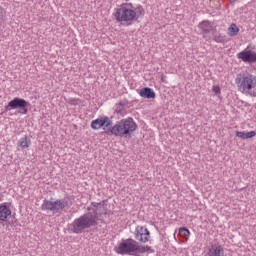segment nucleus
Returning <instances> with one entry per match:
<instances>
[{
	"instance_id": "obj_28",
	"label": "nucleus",
	"mask_w": 256,
	"mask_h": 256,
	"mask_svg": "<svg viewBox=\"0 0 256 256\" xmlns=\"http://www.w3.org/2000/svg\"><path fill=\"white\" fill-rule=\"evenodd\" d=\"M3 9L0 7V13H2Z\"/></svg>"
},
{
	"instance_id": "obj_8",
	"label": "nucleus",
	"mask_w": 256,
	"mask_h": 256,
	"mask_svg": "<svg viewBox=\"0 0 256 256\" xmlns=\"http://www.w3.org/2000/svg\"><path fill=\"white\" fill-rule=\"evenodd\" d=\"M134 237L136 241H139L140 243H147L151 238V232L143 226H138L134 231Z\"/></svg>"
},
{
	"instance_id": "obj_11",
	"label": "nucleus",
	"mask_w": 256,
	"mask_h": 256,
	"mask_svg": "<svg viewBox=\"0 0 256 256\" xmlns=\"http://www.w3.org/2000/svg\"><path fill=\"white\" fill-rule=\"evenodd\" d=\"M139 95L140 97H143V99H155V97H157L155 91L150 87L140 89Z\"/></svg>"
},
{
	"instance_id": "obj_27",
	"label": "nucleus",
	"mask_w": 256,
	"mask_h": 256,
	"mask_svg": "<svg viewBox=\"0 0 256 256\" xmlns=\"http://www.w3.org/2000/svg\"><path fill=\"white\" fill-rule=\"evenodd\" d=\"M230 1V3H235V2H237V0H229Z\"/></svg>"
},
{
	"instance_id": "obj_20",
	"label": "nucleus",
	"mask_w": 256,
	"mask_h": 256,
	"mask_svg": "<svg viewBox=\"0 0 256 256\" xmlns=\"http://www.w3.org/2000/svg\"><path fill=\"white\" fill-rule=\"evenodd\" d=\"M214 41L216 43H227V37L226 36H223L221 34L219 35H214Z\"/></svg>"
},
{
	"instance_id": "obj_18",
	"label": "nucleus",
	"mask_w": 256,
	"mask_h": 256,
	"mask_svg": "<svg viewBox=\"0 0 256 256\" xmlns=\"http://www.w3.org/2000/svg\"><path fill=\"white\" fill-rule=\"evenodd\" d=\"M143 253H147L146 246L139 245L136 242V250H135L134 256H141V254H143Z\"/></svg>"
},
{
	"instance_id": "obj_26",
	"label": "nucleus",
	"mask_w": 256,
	"mask_h": 256,
	"mask_svg": "<svg viewBox=\"0 0 256 256\" xmlns=\"http://www.w3.org/2000/svg\"><path fill=\"white\" fill-rule=\"evenodd\" d=\"M111 213H112L111 211H108V212L105 211V212H104V215H111Z\"/></svg>"
},
{
	"instance_id": "obj_5",
	"label": "nucleus",
	"mask_w": 256,
	"mask_h": 256,
	"mask_svg": "<svg viewBox=\"0 0 256 256\" xmlns=\"http://www.w3.org/2000/svg\"><path fill=\"white\" fill-rule=\"evenodd\" d=\"M67 207H69V200H67L66 198L57 199L55 201H53V198H51V200H43L41 210L51 211L52 213H61V211H63Z\"/></svg>"
},
{
	"instance_id": "obj_4",
	"label": "nucleus",
	"mask_w": 256,
	"mask_h": 256,
	"mask_svg": "<svg viewBox=\"0 0 256 256\" xmlns=\"http://www.w3.org/2000/svg\"><path fill=\"white\" fill-rule=\"evenodd\" d=\"M235 82L238 84L239 91L249 95L251 90L256 87V76L253 74H244L241 76V74H239V76L236 77Z\"/></svg>"
},
{
	"instance_id": "obj_21",
	"label": "nucleus",
	"mask_w": 256,
	"mask_h": 256,
	"mask_svg": "<svg viewBox=\"0 0 256 256\" xmlns=\"http://www.w3.org/2000/svg\"><path fill=\"white\" fill-rule=\"evenodd\" d=\"M136 15H138V17L145 15V9L143 8V6L138 5L135 9H134Z\"/></svg>"
},
{
	"instance_id": "obj_17",
	"label": "nucleus",
	"mask_w": 256,
	"mask_h": 256,
	"mask_svg": "<svg viewBox=\"0 0 256 256\" xmlns=\"http://www.w3.org/2000/svg\"><path fill=\"white\" fill-rule=\"evenodd\" d=\"M125 105H127V101L121 100L118 104H116L115 113L118 115H123V112L125 111Z\"/></svg>"
},
{
	"instance_id": "obj_2",
	"label": "nucleus",
	"mask_w": 256,
	"mask_h": 256,
	"mask_svg": "<svg viewBox=\"0 0 256 256\" xmlns=\"http://www.w3.org/2000/svg\"><path fill=\"white\" fill-rule=\"evenodd\" d=\"M105 205V200L102 202H92L90 206L87 207V213L83 214L79 218H76L71 224L68 225V230L70 233H75L76 235H81L85 232V229H91V227H96L98 225L99 217L103 215L101 208Z\"/></svg>"
},
{
	"instance_id": "obj_7",
	"label": "nucleus",
	"mask_w": 256,
	"mask_h": 256,
	"mask_svg": "<svg viewBox=\"0 0 256 256\" xmlns=\"http://www.w3.org/2000/svg\"><path fill=\"white\" fill-rule=\"evenodd\" d=\"M29 105H31L27 100L19 97H15L5 106V111H11L13 109H18L20 115H27L29 113Z\"/></svg>"
},
{
	"instance_id": "obj_6",
	"label": "nucleus",
	"mask_w": 256,
	"mask_h": 256,
	"mask_svg": "<svg viewBox=\"0 0 256 256\" xmlns=\"http://www.w3.org/2000/svg\"><path fill=\"white\" fill-rule=\"evenodd\" d=\"M137 240L133 238L122 239L121 242L114 247V251L118 255L135 256Z\"/></svg>"
},
{
	"instance_id": "obj_13",
	"label": "nucleus",
	"mask_w": 256,
	"mask_h": 256,
	"mask_svg": "<svg viewBox=\"0 0 256 256\" xmlns=\"http://www.w3.org/2000/svg\"><path fill=\"white\" fill-rule=\"evenodd\" d=\"M207 256H225V250L221 246L212 245Z\"/></svg>"
},
{
	"instance_id": "obj_23",
	"label": "nucleus",
	"mask_w": 256,
	"mask_h": 256,
	"mask_svg": "<svg viewBox=\"0 0 256 256\" xmlns=\"http://www.w3.org/2000/svg\"><path fill=\"white\" fill-rule=\"evenodd\" d=\"M212 91H213V93H215V95H220L221 94V87L213 86Z\"/></svg>"
},
{
	"instance_id": "obj_12",
	"label": "nucleus",
	"mask_w": 256,
	"mask_h": 256,
	"mask_svg": "<svg viewBox=\"0 0 256 256\" xmlns=\"http://www.w3.org/2000/svg\"><path fill=\"white\" fill-rule=\"evenodd\" d=\"M200 29H202V33L204 37H207L208 33H211L213 31V26L211 25V22L209 20H204L199 23Z\"/></svg>"
},
{
	"instance_id": "obj_15",
	"label": "nucleus",
	"mask_w": 256,
	"mask_h": 256,
	"mask_svg": "<svg viewBox=\"0 0 256 256\" xmlns=\"http://www.w3.org/2000/svg\"><path fill=\"white\" fill-rule=\"evenodd\" d=\"M255 136H256L255 131H250V132L236 131V137H239L240 139H253V137Z\"/></svg>"
},
{
	"instance_id": "obj_19",
	"label": "nucleus",
	"mask_w": 256,
	"mask_h": 256,
	"mask_svg": "<svg viewBox=\"0 0 256 256\" xmlns=\"http://www.w3.org/2000/svg\"><path fill=\"white\" fill-rule=\"evenodd\" d=\"M179 234L181 235V237H183V239H189V235H191V232L187 227H180Z\"/></svg>"
},
{
	"instance_id": "obj_24",
	"label": "nucleus",
	"mask_w": 256,
	"mask_h": 256,
	"mask_svg": "<svg viewBox=\"0 0 256 256\" xmlns=\"http://www.w3.org/2000/svg\"><path fill=\"white\" fill-rule=\"evenodd\" d=\"M146 253H155V250L151 246L146 245Z\"/></svg>"
},
{
	"instance_id": "obj_16",
	"label": "nucleus",
	"mask_w": 256,
	"mask_h": 256,
	"mask_svg": "<svg viewBox=\"0 0 256 256\" xmlns=\"http://www.w3.org/2000/svg\"><path fill=\"white\" fill-rule=\"evenodd\" d=\"M228 35L230 37H237V35H239V27L237 26V24L232 23L229 28H228Z\"/></svg>"
},
{
	"instance_id": "obj_10",
	"label": "nucleus",
	"mask_w": 256,
	"mask_h": 256,
	"mask_svg": "<svg viewBox=\"0 0 256 256\" xmlns=\"http://www.w3.org/2000/svg\"><path fill=\"white\" fill-rule=\"evenodd\" d=\"M11 214V208L9 207V205H7V203L0 204V223L7 222V219L11 217Z\"/></svg>"
},
{
	"instance_id": "obj_1",
	"label": "nucleus",
	"mask_w": 256,
	"mask_h": 256,
	"mask_svg": "<svg viewBox=\"0 0 256 256\" xmlns=\"http://www.w3.org/2000/svg\"><path fill=\"white\" fill-rule=\"evenodd\" d=\"M112 125L113 121L109 117L104 116L93 120L90 127L94 131L103 127L105 135H114L115 137H127L128 135L131 137V133L137 131V123H135L133 118L122 119L114 126Z\"/></svg>"
},
{
	"instance_id": "obj_22",
	"label": "nucleus",
	"mask_w": 256,
	"mask_h": 256,
	"mask_svg": "<svg viewBox=\"0 0 256 256\" xmlns=\"http://www.w3.org/2000/svg\"><path fill=\"white\" fill-rule=\"evenodd\" d=\"M67 103H69V105H78L79 104V99H77V98H69L67 100Z\"/></svg>"
},
{
	"instance_id": "obj_9",
	"label": "nucleus",
	"mask_w": 256,
	"mask_h": 256,
	"mask_svg": "<svg viewBox=\"0 0 256 256\" xmlns=\"http://www.w3.org/2000/svg\"><path fill=\"white\" fill-rule=\"evenodd\" d=\"M237 57L244 63H249L250 65L256 63V52L252 50L241 51L237 54Z\"/></svg>"
},
{
	"instance_id": "obj_3",
	"label": "nucleus",
	"mask_w": 256,
	"mask_h": 256,
	"mask_svg": "<svg viewBox=\"0 0 256 256\" xmlns=\"http://www.w3.org/2000/svg\"><path fill=\"white\" fill-rule=\"evenodd\" d=\"M114 17L117 23H127V25L139 20V15L135 12V6L131 3L122 4L119 8H116Z\"/></svg>"
},
{
	"instance_id": "obj_14",
	"label": "nucleus",
	"mask_w": 256,
	"mask_h": 256,
	"mask_svg": "<svg viewBox=\"0 0 256 256\" xmlns=\"http://www.w3.org/2000/svg\"><path fill=\"white\" fill-rule=\"evenodd\" d=\"M30 146H31V139L27 135H25L18 141V147H21V149H27Z\"/></svg>"
},
{
	"instance_id": "obj_25",
	"label": "nucleus",
	"mask_w": 256,
	"mask_h": 256,
	"mask_svg": "<svg viewBox=\"0 0 256 256\" xmlns=\"http://www.w3.org/2000/svg\"><path fill=\"white\" fill-rule=\"evenodd\" d=\"M248 95H250V97H256V87L253 91L248 92Z\"/></svg>"
}]
</instances>
